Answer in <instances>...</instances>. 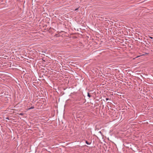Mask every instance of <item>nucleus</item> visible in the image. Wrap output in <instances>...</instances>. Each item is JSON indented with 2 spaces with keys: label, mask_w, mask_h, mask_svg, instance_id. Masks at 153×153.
Instances as JSON below:
<instances>
[{
  "label": "nucleus",
  "mask_w": 153,
  "mask_h": 153,
  "mask_svg": "<svg viewBox=\"0 0 153 153\" xmlns=\"http://www.w3.org/2000/svg\"><path fill=\"white\" fill-rule=\"evenodd\" d=\"M78 8L76 9L75 10H78Z\"/></svg>",
  "instance_id": "6"
},
{
  "label": "nucleus",
  "mask_w": 153,
  "mask_h": 153,
  "mask_svg": "<svg viewBox=\"0 0 153 153\" xmlns=\"http://www.w3.org/2000/svg\"><path fill=\"white\" fill-rule=\"evenodd\" d=\"M106 100H108V99L107 98H106Z\"/></svg>",
  "instance_id": "7"
},
{
  "label": "nucleus",
  "mask_w": 153,
  "mask_h": 153,
  "mask_svg": "<svg viewBox=\"0 0 153 153\" xmlns=\"http://www.w3.org/2000/svg\"><path fill=\"white\" fill-rule=\"evenodd\" d=\"M149 38L151 39H153V38L151 36H149Z\"/></svg>",
  "instance_id": "4"
},
{
  "label": "nucleus",
  "mask_w": 153,
  "mask_h": 153,
  "mask_svg": "<svg viewBox=\"0 0 153 153\" xmlns=\"http://www.w3.org/2000/svg\"><path fill=\"white\" fill-rule=\"evenodd\" d=\"M85 143H86L87 144H88V145L89 144V143H88V142L87 141H86Z\"/></svg>",
  "instance_id": "2"
},
{
  "label": "nucleus",
  "mask_w": 153,
  "mask_h": 153,
  "mask_svg": "<svg viewBox=\"0 0 153 153\" xmlns=\"http://www.w3.org/2000/svg\"><path fill=\"white\" fill-rule=\"evenodd\" d=\"M33 108V107H31V108H29V109H31L32 108Z\"/></svg>",
  "instance_id": "5"
},
{
  "label": "nucleus",
  "mask_w": 153,
  "mask_h": 153,
  "mask_svg": "<svg viewBox=\"0 0 153 153\" xmlns=\"http://www.w3.org/2000/svg\"><path fill=\"white\" fill-rule=\"evenodd\" d=\"M23 113H21L20 114H19V115H23Z\"/></svg>",
  "instance_id": "3"
},
{
  "label": "nucleus",
  "mask_w": 153,
  "mask_h": 153,
  "mask_svg": "<svg viewBox=\"0 0 153 153\" xmlns=\"http://www.w3.org/2000/svg\"><path fill=\"white\" fill-rule=\"evenodd\" d=\"M88 96L89 97H91V95H90V94H89V93H88Z\"/></svg>",
  "instance_id": "1"
}]
</instances>
